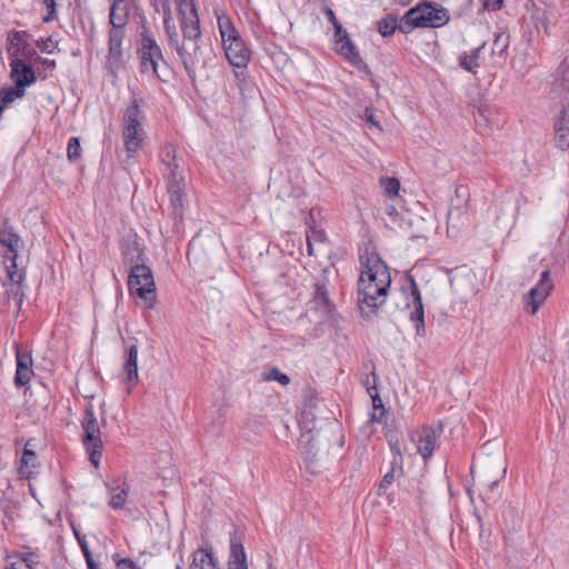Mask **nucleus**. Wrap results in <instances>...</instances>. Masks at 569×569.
<instances>
[{
  "instance_id": "nucleus-61",
  "label": "nucleus",
  "mask_w": 569,
  "mask_h": 569,
  "mask_svg": "<svg viewBox=\"0 0 569 569\" xmlns=\"http://www.w3.org/2000/svg\"><path fill=\"white\" fill-rule=\"evenodd\" d=\"M372 378H373V382L376 383V380H377V376L375 372L371 373Z\"/></svg>"
},
{
  "instance_id": "nucleus-4",
  "label": "nucleus",
  "mask_w": 569,
  "mask_h": 569,
  "mask_svg": "<svg viewBox=\"0 0 569 569\" xmlns=\"http://www.w3.org/2000/svg\"><path fill=\"white\" fill-rule=\"evenodd\" d=\"M391 280L380 274L379 283L370 284L360 276L358 281V307L361 316L370 318L383 305Z\"/></svg>"
},
{
  "instance_id": "nucleus-33",
  "label": "nucleus",
  "mask_w": 569,
  "mask_h": 569,
  "mask_svg": "<svg viewBox=\"0 0 569 569\" xmlns=\"http://www.w3.org/2000/svg\"><path fill=\"white\" fill-rule=\"evenodd\" d=\"M400 21L393 16H387L378 21V30L382 37L391 36L397 29H399Z\"/></svg>"
},
{
  "instance_id": "nucleus-43",
  "label": "nucleus",
  "mask_w": 569,
  "mask_h": 569,
  "mask_svg": "<svg viewBox=\"0 0 569 569\" xmlns=\"http://www.w3.org/2000/svg\"><path fill=\"white\" fill-rule=\"evenodd\" d=\"M38 68H34V71H48L56 67V63L53 60H50L48 58H42L39 56V61H37Z\"/></svg>"
},
{
  "instance_id": "nucleus-7",
  "label": "nucleus",
  "mask_w": 569,
  "mask_h": 569,
  "mask_svg": "<svg viewBox=\"0 0 569 569\" xmlns=\"http://www.w3.org/2000/svg\"><path fill=\"white\" fill-rule=\"evenodd\" d=\"M0 244L6 248L3 264L8 278L14 281L24 279L26 272L18 270L17 264L18 253L20 249L24 247V243L12 226L6 224L3 229L0 230Z\"/></svg>"
},
{
  "instance_id": "nucleus-56",
  "label": "nucleus",
  "mask_w": 569,
  "mask_h": 569,
  "mask_svg": "<svg viewBox=\"0 0 569 569\" xmlns=\"http://www.w3.org/2000/svg\"><path fill=\"white\" fill-rule=\"evenodd\" d=\"M399 4L407 6L410 3L411 0H397Z\"/></svg>"
},
{
  "instance_id": "nucleus-18",
  "label": "nucleus",
  "mask_w": 569,
  "mask_h": 569,
  "mask_svg": "<svg viewBox=\"0 0 569 569\" xmlns=\"http://www.w3.org/2000/svg\"><path fill=\"white\" fill-rule=\"evenodd\" d=\"M362 269L361 274L365 276V281L370 284L379 283L380 274L386 276L387 280H391L388 267L385 261L377 254L367 257L366 261L360 257Z\"/></svg>"
},
{
  "instance_id": "nucleus-8",
  "label": "nucleus",
  "mask_w": 569,
  "mask_h": 569,
  "mask_svg": "<svg viewBox=\"0 0 569 569\" xmlns=\"http://www.w3.org/2000/svg\"><path fill=\"white\" fill-rule=\"evenodd\" d=\"M138 53L143 71H158L167 67L161 48L152 33L144 27L138 41Z\"/></svg>"
},
{
  "instance_id": "nucleus-37",
  "label": "nucleus",
  "mask_w": 569,
  "mask_h": 569,
  "mask_svg": "<svg viewBox=\"0 0 569 569\" xmlns=\"http://www.w3.org/2000/svg\"><path fill=\"white\" fill-rule=\"evenodd\" d=\"M82 152V148L80 144V140L78 137H71L68 141L67 146V157L68 160L73 162L80 159Z\"/></svg>"
},
{
  "instance_id": "nucleus-44",
  "label": "nucleus",
  "mask_w": 569,
  "mask_h": 569,
  "mask_svg": "<svg viewBox=\"0 0 569 569\" xmlns=\"http://www.w3.org/2000/svg\"><path fill=\"white\" fill-rule=\"evenodd\" d=\"M315 440L316 438L313 436L310 437V439L307 441V445H306V460L310 463L313 462V459L316 458L317 456V452L313 451L315 449Z\"/></svg>"
},
{
  "instance_id": "nucleus-30",
  "label": "nucleus",
  "mask_w": 569,
  "mask_h": 569,
  "mask_svg": "<svg viewBox=\"0 0 569 569\" xmlns=\"http://www.w3.org/2000/svg\"><path fill=\"white\" fill-rule=\"evenodd\" d=\"M181 28L184 39L194 40L200 37L199 18L181 19Z\"/></svg>"
},
{
  "instance_id": "nucleus-21",
  "label": "nucleus",
  "mask_w": 569,
  "mask_h": 569,
  "mask_svg": "<svg viewBox=\"0 0 569 569\" xmlns=\"http://www.w3.org/2000/svg\"><path fill=\"white\" fill-rule=\"evenodd\" d=\"M6 562V569H34L39 561L34 552H19L9 556Z\"/></svg>"
},
{
  "instance_id": "nucleus-53",
  "label": "nucleus",
  "mask_w": 569,
  "mask_h": 569,
  "mask_svg": "<svg viewBox=\"0 0 569 569\" xmlns=\"http://www.w3.org/2000/svg\"><path fill=\"white\" fill-rule=\"evenodd\" d=\"M81 550H82V553H83L86 560L92 557V553L90 552L88 545L82 546Z\"/></svg>"
},
{
  "instance_id": "nucleus-34",
  "label": "nucleus",
  "mask_w": 569,
  "mask_h": 569,
  "mask_svg": "<svg viewBox=\"0 0 569 569\" xmlns=\"http://www.w3.org/2000/svg\"><path fill=\"white\" fill-rule=\"evenodd\" d=\"M124 39V32L122 28L114 29L109 33V56L118 54L120 53V49L122 46V41Z\"/></svg>"
},
{
  "instance_id": "nucleus-11",
  "label": "nucleus",
  "mask_w": 569,
  "mask_h": 569,
  "mask_svg": "<svg viewBox=\"0 0 569 569\" xmlns=\"http://www.w3.org/2000/svg\"><path fill=\"white\" fill-rule=\"evenodd\" d=\"M552 288L553 284L550 279V271H542L538 283L527 295L523 296L526 310H528L531 315H535L539 307L548 298Z\"/></svg>"
},
{
  "instance_id": "nucleus-32",
  "label": "nucleus",
  "mask_w": 569,
  "mask_h": 569,
  "mask_svg": "<svg viewBox=\"0 0 569 569\" xmlns=\"http://www.w3.org/2000/svg\"><path fill=\"white\" fill-rule=\"evenodd\" d=\"M163 12V24L170 41H177V32L172 22V13L167 0L160 3Z\"/></svg>"
},
{
  "instance_id": "nucleus-36",
  "label": "nucleus",
  "mask_w": 569,
  "mask_h": 569,
  "mask_svg": "<svg viewBox=\"0 0 569 569\" xmlns=\"http://www.w3.org/2000/svg\"><path fill=\"white\" fill-rule=\"evenodd\" d=\"M380 184L383 188L385 194L388 198H393L398 196L400 189V181L397 178H381Z\"/></svg>"
},
{
  "instance_id": "nucleus-14",
  "label": "nucleus",
  "mask_w": 569,
  "mask_h": 569,
  "mask_svg": "<svg viewBox=\"0 0 569 569\" xmlns=\"http://www.w3.org/2000/svg\"><path fill=\"white\" fill-rule=\"evenodd\" d=\"M129 485L123 482L109 488V507L121 510L128 518H136L137 508L128 500Z\"/></svg>"
},
{
  "instance_id": "nucleus-42",
  "label": "nucleus",
  "mask_w": 569,
  "mask_h": 569,
  "mask_svg": "<svg viewBox=\"0 0 569 569\" xmlns=\"http://www.w3.org/2000/svg\"><path fill=\"white\" fill-rule=\"evenodd\" d=\"M387 439L390 445L391 451L395 452L398 456H401V450L399 447V439L398 435L396 432H388Z\"/></svg>"
},
{
  "instance_id": "nucleus-25",
  "label": "nucleus",
  "mask_w": 569,
  "mask_h": 569,
  "mask_svg": "<svg viewBox=\"0 0 569 569\" xmlns=\"http://www.w3.org/2000/svg\"><path fill=\"white\" fill-rule=\"evenodd\" d=\"M138 349L134 345H132L128 349V356L126 362L123 365V372L126 375V379L128 382L136 381L138 379Z\"/></svg>"
},
{
  "instance_id": "nucleus-62",
  "label": "nucleus",
  "mask_w": 569,
  "mask_h": 569,
  "mask_svg": "<svg viewBox=\"0 0 569 569\" xmlns=\"http://www.w3.org/2000/svg\"><path fill=\"white\" fill-rule=\"evenodd\" d=\"M184 68L187 69V71L191 68L187 64V62L184 61Z\"/></svg>"
},
{
  "instance_id": "nucleus-57",
  "label": "nucleus",
  "mask_w": 569,
  "mask_h": 569,
  "mask_svg": "<svg viewBox=\"0 0 569 569\" xmlns=\"http://www.w3.org/2000/svg\"><path fill=\"white\" fill-rule=\"evenodd\" d=\"M497 485H498V480L492 481V482L489 485V489H490V490H493V489H495V487H497Z\"/></svg>"
},
{
  "instance_id": "nucleus-16",
  "label": "nucleus",
  "mask_w": 569,
  "mask_h": 569,
  "mask_svg": "<svg viewBox=\"0 0 569 569\" xmlns=\"http://www.w3.org/2000/svg\"><path fill=\"white\" fill-rule=\"evenodd\" d=\"M16 360H17V370L14 375V385L17 387H23L33 377V360L31 353L27 350H23L20 345H16Z\"/></svg>"
},
{
  "instance_id": "nucleus-50",
  "label": "nucleus",
  "mask_w": 569,
  "mask_h": 569,
  "mask_svg": "<svg viewBox=\"0 0 569 569\" xmlns=\"http://www.w3.org/2000/svg\"><path fill=\"white\" fill-rule=\"evenodd\" d=\"M383 416H385V411L372 410V413H371V417H370V421H372V422H381Z\"/></svg>"
},
{
  "instance_id": "nucleus-20",
  "label": "nucleus",
  "mask_w": 569,
  "mask_h": 569,
  "mask_svg": "<svg viewBox=\"0 0 569 569\" xmlns=\"http://www.w3.org/2000/svg\"><path fill=\"white\" fill-rule=\"evenodd\" d=\"M130 0H113L109 11V23L114 29L123 28L129 19Z\"/></svg>"
},
{
  "instance_id": "nucleus-29",
  "label": "nucleus",
  "mask_w": 569,
  "mask_h": 569,
  "mask_svg": "<svg viewBox=\"0 0 569 569\" xmlns=\"http://www.w3.org/2000/svg\"><path fill=\"white\" fill-rule=\"evenodd\" d=\"M482 47L473 49L470 54L462 53L459 57V64L461 68L466 69L467 71H471L475 68H480V53H481Z\"/></svg>"
},
{
  "instance_id": "nucleus-1",
  "label": "nucleus",
  "mask_w": 569,
  "mask_h": 569,
  "mask_svg": "<svg viewBox=\"0 0 569 569\" xmlns=\"http://www.w3.org/2000/svg\"><path fill=\"white\" fill-rule=\"evenodd\" d=\"M40 48L39 41L26 30H11L7 33V53L10 60V71H34L38 68Z\"/></svg>"
},
{
  "instance_id": "nucleus-9",
  "label": "nucleus",
  "mask_w": 569,
  "mask_h": 569,
  "mask_svg": "<svg viewBox=\"0 0 569 569\" xmlns=\"http://www.w3.org/2000/svg\"><path fill=\"white\" fill-rule=\"evenodd\" d=\"M81 425L83 429L82 442L89 455V460L94 468H99L103 443L97 419L91 410H86Z\"/></svg>"
},
{
  "instance_id": "nucleus-59",
  "label": "nucleus",
  "mask_w": 569,
  "mask_h": 569,
  "mask_svg": "<svg viewBox=\"0 0 569 569\" xmlns=\"http://www.w3.org/2000/svg\"><path fill=\"white\" fill-rule=\"evenodd\" d=\"M369 383H370V382H369V377H367V379H366V381H365V385H366V387H367V389H368V391H369V393H370L371 391H370Z\"/></svg>"
},
{
  "instance_id": "nucleus-63",
  "label": "nucleus",
  "mask_w": 569,
  "mask_h": 569,
  "mask_svg": "<svg viewBox=\"0 0 569 569\" xmlns=\"http://www.w3.org/2000/svg\"><path fill=\"white\" fill-rule=\"evenodd\" d=\"M308 250H309V253H311V244L308 243Z\"/></svg>"
},
{
  "instance_id": "nucleus-45",
  "label": "nucleus",
  "mask_w": 569,
  "mask_h": 569,
  "mask_svg": "<svg viewBox=\"0 0 569 569\" xmlns=\"http://www.w3.org/2000/svg\"><path fill=\"white\" fill-rule=\"evenodd\" d=\"M486 10H499L502 7L503 0H480Z\"/></svg>"
},
{
  "instance_id": "nucleus-55",
  "label": "nucleus",
  "mask_w": 569,
  "mask_h": 569,
  "mask_svg": "<svg viewBox=\"0 0 569 569\" xmlns=\"http://www.w3.org/2000/svg\"><path fill=\"white\" fill-rule=\"evenodd\" d=\"M154 74H156V77H157L160 81H162V82H167V81H169V80H170V79H168V78H163V77H161V76H160V73H154Z\"/></svg>"
},
{
  "instance_id": "nucleus-12",
  "label": "nucleus",
  "mask_w": 569,
  "mask_h": 569,
  "mask_svg": "<svg viewBox=\"0 0 569 569\" xmlns=\"http://www.w3.org/2000/svg\"><path fill=\"white\" fill-rule=\"evenodd\" d=\"M327 13L336 29L337 51L341 56H343L346 59H348L350 61V63L352 64V67H355L357 69H361L363 67V62H362L361 58L359 57V53L356 50V47L349 39L347 32L338 23L336 17H335V13L331 9H328Z\"/></svg>"
},
{
  "instance_id": "nucleus-46",
  "label": "nucleus",
  "mask_w": 569,
  "mask_h": 569,
  "mask_svg": "<svg viewBox=\"0 0 569 569\" xmlns=\"http://www.w3.org/2000/svg\"><path fill=\"white\" fill-rule=\"evenodd\" d=\"M247 76L248 73H234V80L237 81V84L241 92H244L246 90H249L247 87Z\"/></svg>"
},
{
  "instance_id": "nucleus-51",
  "label": "nucleus",
  "mask_w": 569,
  "mask_h": 569,
  "mask_svg": "<svg viewBox=\"0 0 569 569\" xmlns=\"http://www.w3.org/2000/svg\"><path fill=\"white\" fill-rule=\"evenodd\" d=\"M365 114H366V119H367L368 122H370V123H372L373 126H377V127L379 126V123L375 120L373 113L370 110L366 109Z\"/></svg>"
},
{
  "instance_id": "nucleus-49",
  "label": "nucleus",
  "mask_w": 569,
  "mask_h": 569,
  "mask_svg": "<svg viewBox=\"0 0 569 569\" xmlns=\"http://www.w3.org/2000/svg\"><path fill=\"white\" fill-rule=\"evenodd\" d=\"M207 559V568L208 569H218V560L213 557L211 550L209 549V558Z\"/></svg>"
},
{
  "instance_id": "nucleus-52",
  "label": "nucleus",
  "mask_w": 569,
  "mask_h": 569,
  "mask_svg": "<svg viewBox=\"0 0 569 569\" xmlns=\"http://www.w3.org/2000/svg\"><path fill=\"white\" fill-rule=\"evenodd\" d=\"M88 569H98V563L93 560V557L86 560Z\"/></svg>"
},
{
  "instance_id": "nucleus-38",
  "label": "nucleus",
  "mask_w": 569,
  "mask_h": 569,
  "mask_svg": "<svg viewBox=\"0 0 569 569\" xmlns=\"http://www.w3.org/2000/svg\"><path fill=\"white\" fill-rule=\"evenodd\" d=\"M267 381H278L282 386L290 383V378L286 373H282L278 368L273 367L264 377Z\"/></svg>"
},
{
  "instance_id": "nucleus-64",
  "label": "nucleus",
  "mask_w": 569,
  "mask_h": 569,
  "mask_svg": "<svg viewBox=\"0 0 569 569\" xmlns=\"http://www.w3.org/2000/svg\"><path fill=\"white\" fill-rule=\"evenodd\" d=\"M166 74H167V76H171V77H173V76H174V73H170V72H167Z\"/></svg>"
},
{
  "instance_id": "nucleus-2",
  "label": "nucleus",
  "mask_w": 569,
  "mask_h": 569,
  "mask_svg": "<svg viewBox=\"0 0 569 569\" xmlns=\"http://www.w3.org/2000/svg\"><path fill=\"white\" fill-rule=\"evenodd\" d=\"M217 19L223 50L228 61L236 68H246L250 59L249 49L240 38L229 17L218 14Z\"/></svg>"
},
{
  "instance_id": "nucleus-31",
  "label": "nucleus",
  "mask_w": 569,
  "mask_h": 569,
  "mask_svg": "<svg viewBox=\"0 0 569 569\" xmlns=\"http://www.w3.org/2000/svg\"><path fill=\"white\" fill-rule=\"evenodd\" d=\"M479 100H480V103L478 106H476V113H475L476 122L480 127L489 128L491 124L492 109L488 104L482 103L481 98Z\"/></svg>"
},
{
  "instance_id": "nucleus-23",
  "label": "nucleus",
  "mask_w": 569,
  "mask_h": 569,
  "mask_svg": "<svg viewBox=\"0 0 569 569\" xmlns=\"http://www.w3.org/2000/svg\"><path fill=\"white\" fill-rule=\"evenodd\" d=\"M160 159L162 164L169 170V174L173 180L182 179L179 170V166L176 161V150L172 146H164L160 151Z\"/></svg>"
},
{
  "instance_id": "nucleus-19",
  "label": "nucleus",
  "mask_w": 569,
  "mask_h": 569,
  "mask_svg": "<svg viewBox=\"0 0 569 569\" xmlns=\"http://www.w3.org/2000/svg\"><path fill=\"white\" fill-rule=\"evenodd\" d=\"M555 144L558 149H569V101L562 104L559 116L553 122Z\"/></svg>"
},
{
  "instance_id": "nucleus-24",
  "label": "nucleus",
  "mask_w": 569,
  "mask_h": 569,
  "mask_svg": "<svg viewBox=\"0 0 569 569\" xmlns=\"http://www.w3.org/2000/svg\"><path fill=\"white\" fill-rule=\"evenodd\" d=\"M551 94L552 99H563L561 106L569 101L567 93L569 92V78L565 73H552Z\"/></svg>"
},
{
  "instance_id": "nucleus-6",
  "label": "nucleus",
  "mask_w": 569,
  "mask_h": 569,
  "mask_svg": "<svg viewBox=\"0 0 569 569\" xmlns=\"http://www.w3.org/2000/svg\"><path fill=\"white\" fill-rule=\"evenodd\" d=\"M128 287L130 293L142 301L144 308L153 309L157 300L156 283L151 269L141 263L131 267Z\"/></svg>"
},
{
  "instance_id": "nucleus-3",
  "label": "nucleus",
  "mask_w": 569,
  "mask_h": 569,
  "mask_svg": "<svg viewBox=\"0 0 569 569\" xmlns=\"http://www.w3.org/2000/svg\"><path fill=\"white\" fill-rule=\"evenodd\" d=\"M449 20L445 9L422 3L408 10L400 20L399 31L407 34L415 28H438Z\"/></svg>"
},
{
  "instance_id": "nucleus-60",
  "label": "nucleus",
  "mask_w": 569,
  "mask_h": 569,
  "mask_svg": "<svg viewBox=\"0 0 569 569\" xmlns=\"http://www.w3.org/2000/svg\"><path fill=\"white\" fill-rule=\"evenodd\" d=\"M316 429H317V427H316V425H313V426H311V427L309 428V432H313Z\"/></svg>"
},
{
  "instance_id": "nucleus-41",
  "label": "nucleus",
  "mask_w": 569,
  "mask_h": 569,
  "mask_svg": "<svg viewBox=\"0 0 569 569\" xmlns=\"http://www.w3.org/2000/svg\"><path fill=\"white\" fill-rule=\"evenodd\" d=\"M61 0H42L47 8V16L43 18L44 22L52 21L56 19V8Z\"/></svg>"
},
{
  "instance_id": "nucleus-54",
  "label": "nucleus",
  "mask_w": 569,
  "mask_h": 569,
  "mask_svg": "<svg viewBox=\"0 0 569 569\" xmlns=\"http://www.w3.org/2000/svg\"><path fill=\"white\" fill-rule=\"evenodd\" d=\"M74 535H76V537H77V540H78V542H79L80 547H82V546H87V545H88V543H87V541H86V539H84L83 537H81V536L78 533V531H76V530H74Z\"/></svg>"
},
{
  "instance_id": "nucleus-22",
  "label": "nucleus",
  "mask_w": 569,
  "mask_h": 569,
  "mask_svg": "<svg viewBox=\"0 0 569 569\" xmlns=\"http://www.w3.org/2000/svg\"><path fill=\"white\" fill-rule=\"evenodd\" d=\"M29 442L22 452L20 459L19 473L21 477L31 479L34 476V469L37 468V455L33 450L28 448Z\"/></svg>"
},
{
  "instance_id": "nucleus-39",
  "label": "nucleus",
  "mask_w": 569,
  "mask_h": 569,
  "mask_svg": "<svg viewBox=\"0 0 569 569\" xmlns=\"http://www.w3.org/2000/svg\"><path fill=\"white\" fill-rule=\"evenodd\" d=\"M396 469L392 467L382 478L379 485L378 495L382 496L386 490L393 483L396 478Z\"/></svg>"
},
{
  "instance_id": "nucleus-48",
  "label": "nucleus",
  "mask_w": 569,
  "mask_h": 569,
  "mask_svg": "<svg viewBox=\"0 0 569 569\" xmlns=\"http://www.w3.org/2000/svg\"><path fill=\"white\" fill-rule=\"evenodd\" d=\"M385 213H386L387 216H389V217L392 219V221H393V222H396V221H397V218H398V216H399L398 210H397V209H396V207H395V206H392V204H386V206H385Z\"/></svg>"
},
{
  "instance_id": "nucleus-47",
  "label": "nucleus",
  "mask_w": 569,
  "mask_h": 569,
  "mask_svg": "<svg viewBox=\"0 0 569 569\" xmlns=\"http://www.w3.org/2000/svg\"><path fill=\"white\" fill-rule=\"evenodd\" d=\"M370 396L372 398L373 410H376V411H385L386 412V409L383 407L382 400L379 397V395L378 393L372 395L370 392Z\"/></svg>"
},
{
  "instance_id": "nucleus-27",
  "label": "nucleus",
  "mask_w": 569,
  "mask_h": 569,
  "mask_svg": "<svg viewBox=\"0 0 569 569\" xmlns=\"http://www.w3.org/2000/svg\"><path fill=\"white\" fill-rule=\"evenodd\" d=\"M179 180L180 179L173 180V178H171L169 186H168V193L170 196V201H171V204H172L176 213L179 210L181 211L183 208V204H184V193L181 190Z\"/></svg>"
},
{
  "instance_id": "nucleus-28",
  "label": "nucleus",
  "mask_w": 569,
  "mask_h": 569,
  "mask_svg": "<svg viewBox=\"0 0 569 569\" xmlns=\"http://www.w3.org/2000/svg\"><path fill=\"white\" fill-rule=\"evenodd\" d=\"M313 301L325 310L330 309L329 292L325 281H317L313 284Z\"/></svg>"
},
{
  "instance_id": "nucleus-15",
  "label": "nucleus",
  "mask_w": 569,
  "mask_h": 569,
  "mask_svg": "<svg viewBox=\"0 0 569 569\" xmlns=\"http://www.w3.org/2000/svg\"><path fill=\"white\" fill-rule=\"evenodd\" d=\"M441 431V426L438 430H436L433 427H423L420 431H415L411 433V439L412 441L417 442V450L423 460H427L432 456L437 438Z\"/></svg>"
},
{
  "instance_id": "nucleus-5",
  "label": "nucleus",
  "mask_w": 569,
  "mask_h": 569,
  "mask_svg": "<svg viewBox=\"0 0 569 569\" xmlns=\"http://www.w3.org/2000/svg\"><path fill=\"white\" fill-rule=\"evenodd\" d=\"M142 120L143 114L139 100L134 99L126 110L122 128L123 142L129 158L133 157L142 147L146 136Z\"/></svg>"
},
{
  "instance_id": "nucleus-13",
  "label": "nucleus",
  "mask_w": 569,
  "mask_h": 569,
  "mask_svg": "<svg viewBox=\"0 0 569 569\" xmlns=\"http://www.w3.org/2000/svg\"><path fill=\"white\" fill-rule=\"evenodd\" d=\"M228 569H249L247 553L243 547V533L234 529L230 533Z\"/></svg>"
},
{
  "instance_id": "nucleus-10",
  "label": "nucleus",
  "mask_w": 569,
  "mask_h": 569,
  "mask_svg": "<svg viewBox=\"0 0 569 569\" xmlns=\"http://www.w3.org/2000/svg\"><path fill=\"white\" fill-rule=\"evenodd\" d=\"M14 86L0 88V119L4 109L11 104L16 99L24 96L26 87L32 84L36 80V73H10Z\"/></svg>"
},
{
  "instance_id": "nucleus-35",
  "label": "nucleus",
  "mask_w": 569,
  "mask_h": 569,
  "mask_svg": "<svg viewBox=\"0 0 569 569\" xmlns=\"http://www.w3.org/2000/svg\"><path fill=\"white\" fill-rule=\"evenodd\" d=\"M178 6L180 18L192 19L198 16L193 0H174Z\"/></svg>"
},
{
  "instance_id": "nucleus-26",
  "label": "nucleus",
  "mask_w": 569,
  "mask_h": 569,
  "mask_svg": "<svg viewBox=\"0 0 569 569\" xmlns=\"http://www.w3.org/2000/svg\"><path fill=\"white\" fill-rule=\"evenodd\" d=\"M8 280L9 282H3V286L7 287L4 298H7L8 300L12 299L16 302V307L19 311L23 302V292L21 290V283L24 281V279H21L20 281H14L8 278Z\"/></svg>"
},
{
  "instance_id": "nucleus-17",
  "label": "nucleus",
  "mask_w": 569,
  "mask_h": 569,
  "mask_svg": "<svg viewBox=\"0 0 569 569\" xmlns=\"http://www.w3.org/2000/svg\"><path fill=\"white\" fill-rule=\"evenodd\" d=\"M407 278L408 281L410 282V290L413 303V310L410 312L409 318L415 323L416 333L420 337H423L426 335V326L421 295L415 278L409 273L407 274Z\"/></svg>"
},
{
  "instance_id": "nucleus-58",
  "label": "nucleus",
  "mask_w": 569,
  "mask_h": 569,
  "mask_svg": "<svg viewBox=\"0 0 569 569\" xmlns=\"http://www.w3.org/2000/svg\"><path fill=\"white\" fill-rule=\"evenodd\" d=\"M491 73H485V77L483 79L487 80L488 82H491Z\"/></svg>"
},
{
  "instance_id": "nucleus-40",
  "label": "nucleus",
  "mask_w": 569,
  "mask_h": 569,
  "mask_svg": "<svg viewBox=\"0 0 569 569\" xmlns=\"http://www.w3.org/2000/svg\"><path fill=\"white\" fill-rule=\"evenodd\" d=\"M113 561L116 562L117 569H138L134 561L130 558H120L119 553H114L112 556Z\"/></svg>"
}]
</instances>
